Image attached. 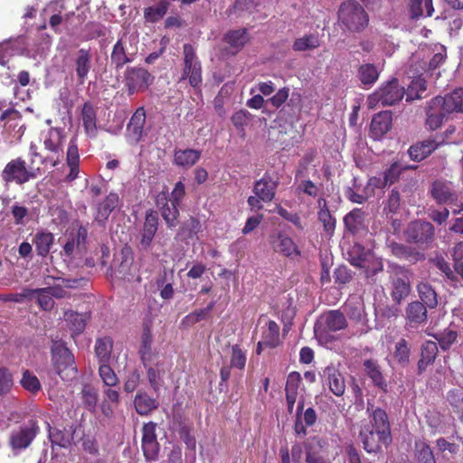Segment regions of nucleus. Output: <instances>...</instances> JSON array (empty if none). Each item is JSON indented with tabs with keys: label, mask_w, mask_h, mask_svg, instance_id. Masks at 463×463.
<instances>
[{
	"label": "nucleus",
	"mask_w": 463,
	"mask_h": 463,
	"mask_svg": "<svg viewBox=\"0 0 463 463\" xmlns=\"http://www.w3.org/2000/svg\"><path fill=\"white\" fill-rule=\"evenodd\" d=\"M338 20L347 30L361 32L368 25L369 17L357 1L348 0L340 5Z\"/></svg>",
	"instance_id": "obj_1"
},
{
	"label": "nucleus",
	"mask_w": 463,
	"mask_h": 463,
	"mask_svg": "<svg viewBox=\"0 0 463 463\" xmlns=\"http://www.w3.org/2000/svg\"><path fill=\"white\" fill-rule=\"evenodd\" d=\"M42 175L43 171L40 167H34L33 165L27 167L25 161L22 157H17L6 164L1 177L7 184L14 182L17 184H24Z\"/></svg>",
	"instance_id": "obj_2"
},
{
	"label": "nucleus",
	"mask_w": 463,
	"mask_h": 463,
	"mask_svg": "<svg viewBox=\"0 0 463 463\" xmlns=\"http://www.w3.org/2000/svg\"><path fill=\"white\" fill-rule=\"evenodd\" d=\"M404 236L407 242L427 250L435 241V228L430 222L416 220L409 223L404 231Z\"/></svg>",
	"instance_id": "obj_3"
},
{
	"label": "nucleus",
	"mask_w": 463,
	"mask_h": 463,
	"mask_svg": "<svg viewBox=\"0 0 463 463\" xmlns=\"http://www.w3.org/2000/svg\"><path fill=\"white\" fill-rule=\"evenodd\" d=\"M52 360L56 373L62 380H67L76 375L77 369L74 364V356L63 344H55L53 345Z\"/></svg>",
	"instance_id": "obj_4"
},
{
	"label": "nucleus",
	"mask_w": 463,
	"mask_h": 463,
	"mask_svg": "<svg viewBox=\"0 0 463 463\" xmlns=\"http://www.w3.org/2000/svg\"><path fill=\"white\" fill-rule=\"evenodd\" d=\"M124 78L128 95L145 91L154 81V76L147 70L137 66L128 67Z\"/></svg>",
	"instance_id": "obj_5"
},
{
	"label": "nucleus",
	"mask_w": 463,
	"mask_h": 463,
	"mask_svg": "<svg viewBox=\"0 0 463 463\" xmlns=\"http://www.w3.org/2000/svg\"><path fill=\"white\" fill-rule=\"evenodd\" d=\"M347 326L345 314L340 310H329L322 314L317 320L314 331L317 336H326L329 333L337 332Z\"/></svg>",
	"instance_id": "obj_6"
},
{
	"label": "nucleus",
	"mask_w": 463,
	"mask_h": 463,
	"mask_svg": "<svg viewBox=\"0 0 463 463\" xmlns=\"http://www.w3.org/2000/svg\"><path fill=\"white\" fill-rule=\"evenodd\" d=\"M405 94L404 88L399 84L397 79H392L383 84L372 96L370 102L376 101L382 106H393L401 101Z\"/></svg>",
	"instance_id": "obj_7"
},
{
	"label": "nucleus",
	"mask_w": 463,
	"mask_h": 463,
	"mask_svg": "<svg viewBox=\"0 0 463 463\" xmlns=\"http://www.w3.org/2000/svg\"><path fill=\"white\" fill-rule=\"evenodd\" d=\"M183 52L184 67L182 79H188L191 86L196 88L202 83L203 80L201 62L192 44L184 43Z\"/></svg>",
	"instance_id": "obj_8"
},
{
	"label": "nucleus",
	"mask_w": 463,
	"mask_h": 463,
	"mask_svg": "<svg viewBox=\"0 0 463 463\" xmlns=\"http://www.w3.org/2000/svg\"><path fill=\"white\" fill-rule=\"evenodd\" d=\"M136 56L137 48L132 46L126 37H121L112 47L110 64L115 71H119L125 65L133 62Z\"/></svg>",
	"instance_id": "obj_9"
},
{
	"label": "nucleus",
	"mask_w": 463,
	"mask_h": 463,
	"mask_svg": "<svg viewBox=\"0 0 463 463\" xmlns=\"http://www.w3.org/2000/svg\"><path fill=\"white\" fill-rule=\"evenodd\" d=\"M444 144L445 137L442 135H435L433 137L411 145L408 154L411 160L420 162Z\"/></svg>",
	"instance_id": "obj_10"
},
{
	"label": "nucleus",
	"mask_w": 463,
	"mask_h": 463,
	"mask_svg": "<svg viewBox=\"0 0 463 463\" xmlns=\"http://www.w3.org/2000/svg\"><path fill=\"white\" fill-rule=\"evenodd\" d=\"M40 428L36 420H28L17 431H14L10 437V446L14 449H26L39 433Z\"/></svg>",
	"instance_id": "obj_11"
},
{
	"label": "nucleus",
	"mask_w": 463,
	"mask_h": 463,
	"mask_svg": "<svg viewBox=\"0 0 463 463\" xmlns=\"http://www.w3.org/2000/svg\"><path fill=\"white\" fill-rule=\"evenodd\" d=\"M367 411L370 413V424L366 426H370V429H373L376 432H379L383 439L389 440V435H392V433L391 424L386 411L371 403L367 404Z\"/></svg>",
	"instance_id": "obj_12"
},
{
	"label": "nucleus",
	"mask_w": 463,
	"mask_h": 463,
	"mask_svg": "<svg viewBox=\"0 0 463 463\" xmlns=\"http://www.w3.org/2000/svg\"><path fill=\"white\" fill-rule=\"evenodd\" d=\"M360 437L363 447L367 453H380L383 450V447L387 448L392 441V435H389V440L383 439L379 432L370 429V426H364L361 429Z\"/></svg>",
	"instance_id": "obj_13"
},
{
	"label": "nucleus",
	"mask_w": 463,
	"mask_h": 463,
	"mask_svg": "<svg viewBox=\"0 0 463 463\" xmlns=\"http://www.w3.org/2000/svg\"><path fill=\"white\" fill-rule=\"evenodd\" d=\"M326 447V441L318 437H314L310 441L304 443L306 463H330Z\"/></svg>",
	"instance_id": "obj_14"
},
{
	"label": "nucleus",
	"mask_w": 463,
	"mask_h": 463,
	"mask_svg": "<svg viewBox=\"0 0 463 463\" xmlns=\"http://www.w3.org/2000/svg\"><path fill=\"white\" fill-rule=\"evenodd\" d=\"M430 194L438 204H455L458 199V194L453 190L451 184L442 180L432 182Z\"/></svg>",
	"instance_id": "obj_15"
},
{
	"label": "nucleus",
	"mask_w": 463,
	"mask_h": 463,
	"mask_svg": "<svg viewBox=\"0 0 463 463\" xmlns=\"http://www.w3.org/2000/svg\"><path fill=\"white\" fill-rule=\"evenodd\" d=\"M158 229V216L156 212L149 211L146 213L145 222L140 232V239L137 244L139 250H148Z\"/></svg>",
	"instance_id": "obj_16"
},
{
	"label": "nucleus",
	"mask_w": 463,
	"mask_h": 463,
	"mask_svg": "<svg viewBox=\"0 0 463 463\" xmlns=\"http://www.w3.org/2000/svg\"><path fill=\"white\" fill-rule=\"evenodd\" d=\"M324 385L337 397L344 395L345 392V381L341 372L333 364L326 366L321 375Z\"/></svg>",
	"instance_id": "obj_17"
},
{
	"label": "nucleus",
	"mask_w": 463,
	"mask_h": 463,
	"mask_svg": "<svg viewBox=\"0 0 463 463\" xmlns=\"http://www.w3.org/2000/svg\"><path fill=\"white\" fill-rule=\"evenodd\" d=\"M388 248L394 257L405 260L410 264H416L426 259L424 252L410 245L391 241L388 244Z\"/></svg>",
	"instance_id": "obj_18"
},
{
	"label": "nucleus",
	"mask_w": 463,
	"mask_h": 463,
	"mask_svg": "<svg viewBox=\"0 0 463 463\" xmlns=\"http://www.w3.org/2000/svg\"><path fill=\"white\" fill-rule=\"evenodd\" d=\"M449 115L446 112L442 105H440V100L433 98L428 102V106L426 108V127L431 130H437L439 128L444 121V118Z\"/></svg>",
	"instance_id": "obj_19"
},
{
	"label": "nucleus",
	"mask_w": 463,
	"mask_h": 463,
	"mask_svg": "<svg viewBox=\"0 0 463 463\" xmlns=\"http://www.w3.org/2000/svg\"><path fill=\"white\" fill-rule=\"evenodd\" d=\"M279 185V180H273L269 173H265L264 175L257 180L253 186V193L264 203L271 202L275 195Z\"/></svg>",
	"instance_id": "obj_20"
},
{
	"label": "nucleus",
	"mask_w": 463,
	"mask_h": 463,
	"mask_svg": "<svg viewBox=\"0 0 463 463\" xmlns=\"http://www.w3.org/2000/svg\"><path fill=\"white\" fill-rule=\"evenodd\" d=\"M270 245L275 252L280 253L285 257H295L300 255L297 244L285 233L279 232L270 236Z\"/></svg>",
	"instance_id": "obj_21"
},
{
	"label": "nucleus",
	"mask_w": 463,
	"mask_h": 463,
	"mask_svg": "<svg viewBox=\"0 0 463 463\" xmlns=\"http://www.w3.org/2000/svg\"><path fill=\"white\" fill-rule=\"evenodd\" d=\"M146 110L144 107H139L131 116L127 125V132L129 138L135 142H140L144 137V127L146 124Z\"/></svg>",
	"instance_id": "obj_22"
},
{
	"label": "nucleus",
	"mask_w": 463,
	"mask_h": 463,
	"mask_svg": "<svg viewBox=\"0 0 463 463\" xmlns=\"http://www.w3.org/2000/svg\"><path fill=\"white\" fill-rule=\"evenodd\" d=\"M156 206L160 209L161 215L167 227H175L179 217V205L168 201L166 193H161L156 198Z\"/></svg>",
	"instance_id": "obj_23"
},
{
	"label": "nucleus",
	"mask_w": 463,
	"mask_h": 463,
	"mask_svg": "<svg viewBox=\"0 0 463 463\" xmlns=\"http://www.w3.org/2000/svg\"><path fill=\"white\" fill-rule=\"evenodd\" d=\"M66 164L70 168V172L65 176L64 181L71 183L79 177L80 173V154L76 137L71 138L69 142L66 152Z\"/></svg>",
	"instance_id": "obj_24"
},
{
	"label": "nucleus",
	"mask_w": 463,
	"mask_h": 463,
	"mask_svg": "<svg viewBox=\"0 0 463 463\" xmlns=\"http://www.w3.org/2000/svg\"><path fill=\"white\" fill-rule=\"evenodd\" d=\"M438 345L435 341H425L420 346V357L417 364V374H422L428 366L434 364L438 354Z\"/></svg>",
	"instance_id": "obj_25"
},
{
	"label": "nucleus",
	"mask_w": 463,
	"mask_h": 463,
	"mask_svg": "<svg viewBox=\"0 0 463 463\" xmlns=\"http://www.w3.org/2000/svg\"><path fill=\"white\" fill-rule=\"evenodd\" d=\"M427 307L420 301L409 303L405 309V319L411 326H417L427 322Z\"/></svg>",
	"instance_id": "obj_26"
},
{
	"label": "nucleus",
	"mask_w": 463,
	"mask_h": 463,
	"mask_svg": "<svg viewBox=\"0 0 463 463\" xmlns=\"http://www.w3.org/2000/svg\"><path fill=\"white\" fill-rule=\"evenodd\" d=\"M392 112L389 110L381 111L373 116L370 126V131L374 138H380L392 128Z\"/></svg>",
	"instance_id": "obj_27"
},
{
	"label": "nucleus",
	"mask_w": 463,
	"mask_h": 463,
	"mask_svg": "<svg viewBox=\"0 0 463 463\" xmlns=\"http://www.w3.org/2000/svg\"><path fill=\"white\" fill-rule=\"evenodd\" d=\"M74 67L78 80L83 83L91 69V53L90 49L80 48L74 59Z\"/></svg>",
	"instance_id": "obj_28"
},
{
	"label": "nucleus",
	"mask_w": 463,
	"mask_h": 463,
	"mask_svg": "<svg viewBox=\"0 0 463 463\" xmlns=\"http://www.w3.org/2000/svg\"><path fill=\"white\" fill-rule=\"evenodd\" d=\"M435 98L440 100V105L449 114L463 113V88L456 89L444 97L437 96Z\"/></svg>",
	"instance_id": "obj_29"
},
{
	"label": "nucleus",
	"mask_w": 463,
	"mask_h": 463,
	"mask_svg": "<svg viewBox=\"0 0 463 463\" xmlns=\"http://www.w3.org/2000/svg\"><path fill=\"white\" fill-rule=\"evenodd\" d=\"M391 284L392 299L397 305H400L410 295L411 290L410 279L407 275L394 277L392 279Z\"/></svg>",
	"instance_id": "obj_30"
},
{
	"label": "nucleus",
	"mask_w": 463,
	"mask_h": 463,
	"mask_svg": "<svg viewBox=\"0 0 463 463\" xmlns=\"http://www.w3.org/2000/svg\"><path fill=\"white\" fill-rule=\"evenodd\" d=\"M364 369L365 374L372 380L375 387L379 388L383 392H388V383L376 361L372 359L364 360Z\"/></svg>",
	"instance_id": "obj_31"
},
{
	"label": "nucleus",
	"mask_w": 463,
	"mask_h": 463,
	"mask_svg": "<svg viewBox=\"0 0 463 463\" xmlns=\"http://www.w3.org/2000/svg\"><path fill=\"white\" fill-rule=\"evenodd\" d=\"M223 41L232 50V54H236L241 51L250 41V34L245 28L231 30L224 34Z\"/></svg>",
	"instance_id": "obj_32"
},
{
	"label": "nucleus",
	"mask_w": 463,
	"mask_h": 463,
	"mask_svg": "<svg viewBox=\"0 0 463 463\" xmlns=\"http://www.w3.org/2000/svg\"><path fill=\"white\" fill-rule=\"evenodd\" d=\"M317 218L320 222L323 224L324 231L329 236H332L335 230L336 220L331 214L327 202L325 198L321 197L317 200Z\"/></svg>",
	"instance_id": "obj_33"
},
{
	"label": "nucleus",
	"mask_w": 463,
	"mask_h": 463,
	"mask_svg": "<svg viewBox=\"0 0 463 463\" xmlns=\"http://www.w3.org/2000/svg\"><path fill=\"white\" fill-rule=\"evenodd\" d=\"M202 152L197 149H175L173 162L178 166L189 168L199 161Z\"/></svg>",
	"instance_id": "obj_34"
},
{
	"label": "nucleus",
	"mask_w": 463,
	"mask_h": 463,
	"mask_svg": "<svg viewBox=\"0 0 463 463\" xmlns=\"http://www.w3.org/2000/svg\"><path fill=\"white\" fill-rule=\"evenodd\" d=\"M118 194L117 193H109L106 198L99 203L95 220L99 222L107 221L111 213L118 207Z\"/></svg>",
	"instance_id": "obj_35"
},
{
	"label": "nucleus",
	"mask_w": 463,
	"mask_h": 463,
	"mask_svg": "<svg viewBox=\"0 0 463 463\" xmlns=\"http://www.w3.org/2000/svg\"><path fill=\"white\" fill-rule=\"evenodd\" d=\"M358 269L364 272L366 279L375 282V276L383 270V260L372 251Z\"/></svg>",
	"instance_id": "obj_36"
},
{
	"label": "nucleus",
	"mask_w": 463,
	"mask_h": 463,
	"mask_svg": "<svg viewBox=\"0 0 463 463\" xmlns=\"http://www.w3.org/2000/svg\"><path fill=\"white\" fill-rule=\"evenodd\" d=\"M112 350L113 340L110 336H103L96 339L94 352L99 364L109 363Z\"/></svg>",
	"instance_id": "obj_37"
},
{
	"label": "nucleus",
	"mask_w": 463,
	"mask_h": 463,
	"mask_svg": "<svg viewBox=\"0 0 463 463\" xmlns=\"http://www.w3.org/2000/svg\"><path fill=\"white\" fill-rule=\"evenodd\" d=\"M134 406L136 411L141 415H148L158 407V402L156 399L150 397L145 392H137L134 399Z\"/></svg>",
	"instance_id": "obj_38"
},
{
	"label": "nucleus",
	"mask_w": 463,
	"mask_h": 463,
	"mask_svg": "<svg viewBox=\"0 0 463 463\" xmlns=\"http://www.w3.org/2000/svg\"><path fill=\"white\" fill-rule=\"evenodd\" d=\"M152 331L151 325L148 322L143 324L141 346L139 349L140 359L142 363H147L151 355L156 354L152 351Z\"/></svg>",
	"instance_id": "obj_39"
},
{
	"label": "nucleus",
	"mask_w": 463,
	"mask_h": 463,
	"mask_svg": "<svg viewBox=\"0 0 463 463\" xmlns=\"http://www.w3.org/2000/svg\"><path fill=\"white\" fill-rule=\"evenodd\" d=\"M364 216L362 209L354 208L344 217L345 229L352 234L357 233L364 227Z\"/></svg>",
	"instance_id": "obj_40"
},
{
	"label": "nucleus",
	"mask_w": 463,
	"mask_h": 463,
	"mask_svg": "<svg viewBox=\"0 0 463 463\" xmlns=\"http://www.w3.org/2000/svg\"><path fill=\"white\" fill-rule=\"evenodd\" d=\"M54 242V236L49 232H38L33 239L36 252L41 257H46Z\"/></svg>",
	"instance_id": "obj_41"
},
{
	"label": "nucleus",
	"mask_w": 463,
	"mask_h": 463,
	"mask_svg": "<svg viewBox=\"0 0 463 463\" xmlns=\"http://www.w3.org/2000/svg\"><path fill=\"white\" fill-rule=\"evenodd\" d=\"M321 39L318 33H308L297 38L292 45L295 52L313 51L320 47Z\"/></svg>",
	"instance_id": "obj_42"
},
{
	"label": "nucleus",
	"mask_w": 463,
	"mask_h": 463,
	"mask_svg": "<svg viewBox=\"0 0 463 463\" xmlns=\"http://www.w3.org/2000/svg\"><path fill=\"white\" fill-rule=\"evenodd\" d=\"M417 291L422 302L427 307L432 309L438 306V296L434 288L429 282H420Z\"/></svg>",
	"instance_id": "obj_43"
},
{
	"label": "nucleus",
	"mask_w": 463,
	"mask_h": 463,
	"mask_svg": "<svg viewBox=\"0 0 463 463\" xmlns=\"http://www.w3.org/2000/svg\"><path fill=\"white\" fill-rule=\"evenodd\" d=\"M63 133L61 128H51L44 136L43 146L45 150L53 151L63 149Z\"/></svg>",
	"instance_id": "obj_44"
},
{
	"label": "nucleus",
	"mask_w": 463,
	"mask_h": 463,
	"mask_svg": "<svg viewBox=\"0 0 463 463\" xmlns=\"http://www.w3.org/2000/svg\"><path fill=\"white\" fill-rule=\"evenodd\" d=\"M357 78L364 86H373L379 78V71L374 64L365 63L359 66Z\"/></svg>",
	"instance_id": "obj_45"
},
{
	"label": "nucleus",
	"mask_w": 463,
	"mask_h": 463,
	"mask_svg": "<svg viewBox=\"0 0 463 463\" xmlns=\"http://www.w3.org/2000/svg\"><path fill=\"white\" fill-rule=\"evenodd\" d=\"M431 263L446 277V279L454 286L459 283V278L457 276L450 263L441 255L436 256L430 260Z\"/></svg>",
	"instance_id": "obj_46"
},
{
	"label": "nucleus",
	"mask_w": 463,
	"mask_h": 463,
	"mask_svg": "<svg viewBox=\"0 0 463 463\" xmlns=\"http://www.w3.org/2000/svg\"><path fill=\"white\" fill-rule=\"evenodd\" d=\"M409 6L411 17L413 19L423 15L431 16L434 12L432 0H410Z\"/></svg>",
	"instance_id": "obj_47"
},
{
	"label": "nucleus",
	"mask_w": 463,
	"mask_h": 463,
	"mask_svg": "<svg viewBox=\"0 0 463 463\" xmlns=\"http://www.w3.org/2000/svg\"><path fill=\"white\" fill-rule=\"evenodd\" d=\"M433 337L442 351H448L457 342L458 334L456 329L449 326L443 331L434 334Z\"/></svg>",
	"instance_id": "obj_48"
},
{
	"label": "nucleus",
	"mask_w": 463,
	"mask_h": 463,
	"mask_svg": "<svg viewBox=\"0 0 463 463\" xmlns=\"http://www.w3.org/2000/svg\"><path fill=\"white\" fill-rule=\"evenodd\" d=\"M63 317L73 334L80 335L84 331L87 321L85 315L68 310L64 312Z\"/></svg>",
	"instance_id": "obj_49"
},
{
	"label": "nucleus",
	"mask_w": 463,
	"mask_h": 463,
	"mask_svg": "<svg viewBox=\"0 0 463 463\" xmlns=\"http://www.w3.org/2000/svg\"><path fill=\"white\" fill-rule=\"evenodd\" d=\"M157 354L151 355L147 363H142L146 369L147 379L151 388L156 392L160 388V370L158 369L159 364L155 362Z\"/></svg>",
	"instance_id": "obj_50"
},
{
	"label": "nucleus",
	"mask_w": 463,
	"mask_h": 463,
	"mask_svg": "<svg viewBox=\"0 0 463 463\" xmlns=\"http://www.w3.org/2000/svg\"><path fill=\"white\" fill-rule=\"evenodd\" d=\"M265 347L275 348L279 345V326L273 320L267 323V328L262 332Z\"/></svg>",
	"instance_id": "obj_51"
},
{
	"label": "nucleus",
	"mask_w": 463,
	"mask_h": 463,
	"mask_svg": "<svg viewBox=\"0 0 463 463\" xmlns=\"http://www.w3.org/2000/svg\"><path fill=\"white\" fill-rule=\"evenodd\" d=\"M411 347L408 341L404 338L400 339L395 344L393 358L402 367H406L410 364Z\"/></svg>",
	"instance_id": "obj_52"
},
{
	"label": "nucleus",
	"mask_w": 463,
	"mask_h": 463,
	"mask_svg": "<svg viewBox=\"0 0 463 463\" xmlns=\"http://www.w3.org/2000/svg\"><path fill=\"white\" fill-rule=\"evenodd\" d=\"M371 252L372 250H366L363 245L354 243L347 250V260L352 266L359 268Z\"/></svg>",
	"instance_id": "obj_53"
},
{
	"label": "nucleus",
	"mask_w": 463,
	"mask_h": 463,
	"mask_svg": "<svg viewBox=\"0 0 463 463\" xmlns=\"http://www.w3.org/2000/svg\"><path fill=\"white\" fill-rule=\"evenodd\" d=\"M49 439L52 446H58L60 448H68L71 442V437L63 430L58 428H52L48 423Z\"/></svg>",
	"instance_id": "obj_54"
},
{
	"label": "nucleus",
	"mask_w": 463,
	"mask_h": 463,
	"mask_svg": "<svg viewBox=\"0 0 463 463\" xmlns=\"http://www.w3.org/2000/svg\"><path fill=\"white\" fill-rule=\"evenodd\" d=\"M83 127L87 133L96 129L97 113L90 102H85L81 109Z\"/></svg>",
	"instance_id": "obj_55"
},
{
	"label": "nucleus",
	"mask_w": 463,
	"mask_h": 463,
	"mask_svg": "<svg viewBox=\"0 0 463 463\" xmlns=\"http://www.w3.org/2000/svg\"><path fill=\"white\" fill-rule=\"evenodd\" d=\"M202 231V224L200 221L191 216L184 221L180 227V234L184 236L185 239H194Z\"/></svg>",
	"instance_id": "obj_56"
},
{
	"label": "nucleus",
	"mask_w": 463,
	"mask_h": 463,
	"mask_svg": "<svg viewBox=\"0 0 463 463\" xmlns=\"http://www.w3.org/2000/svg\"><path fill=\"white\" fill-rule=\"evenodd\" d=\"M415 457L419 463H436L431 448L425 442H416Z\"/></svg>",
	"instance_id": "obj_57"
},
{
	"label": "nucleus",
	"mask_w": 463,
	"mask_h": 463,
	"mask_svg": "<svg viewBox=\"0 0 463 463\" xmlns=\"http://www.w3.org/2000/svg\"><path fill=\"white\" fill-rule=\"evenodd\" d=\"M301 381L302 378L298 372L288 373L285 386L286 397L298 398Z\"/></svg>",
	"instance_id": "obj_58"
},
{
	"label": "nucleus",
	"mask_w": 463,
	"mask_h": 463,
	"mask_svg": "<svg viewBox=\"0 0 463 463\" xmlns=\"http://www.w3.org/2000/svg\"><path fill=\"white\" fill-rule=\"evenodd\" d=\"M451 258L457 276L463 279V241L455 243L451 249Z\"/></svg>",
	"instance_id": "obj_59"
},
{
	"label": "nucleus",
	"mask_w": 463,
	"mask_h": 463,
	"mask_svg": "<svg viewBox=\"0 0 463 463\" xmlns=\"http://www.w3.org/2000/svg\"><path fill=\"white\" fill-rule=\"evenodd\" d=\"M109 364V363L99 364V375L106 386L115 387L118 383V378Z\"/></svg>",
	"instance_id": "obj_60"
},
{
	"label": "nucleus",
	"mask_w": 463,
	"mask_h": 463,
	"mask_svg": "<svg viewBox=\"0 0 463 463\" xmlns=\"http://www.w3.org/2000/svg\"><path fill=\"white\" fill-rule=\"evenodd\" d=\"M247 362L246 351L242 350L240 345L232 346L230 365L233 368L243 370Z\"/></svg>",
	"instance_id": "obj_61"
},
{
	"label": "nucleus",
	"mask_w": 463,
	"mask_h": 463,
	"mask_svg": "<svg viewBox=\"0 0 463 463\" xmlns=\"http://www.w3.org/2000/svg\"><path fill=\"white\" fill-rule=\"evenodd\" d=\"M20 383L24 389L33 394L37 393L42 388L39 379L29 370L24 372Z\"/></svg>",
	"instance_id": "obj_62"
},
{
	"label": "nucleus",
	"mask_w": 463,
	"mask_h": 463,
	"mask_svg": "<svg viewBox=\"0 0 463 463\" xmlns=\"http://www.w3.org/2000/svg\"><path fill=\"white\" fill-rule=\"evenodd\" d=\"M427 90V82L422 78L413 80L407 90V100L421 99Z\"/></svg>",
	"instance_id": "obj_63"
},
{
	"label": "nucleus",
	"mask_w": 463,
	"mask_h": 463,
	"mask_svg": "<svg viewBox=\"0 0 463 463\" xmlns=\"http://www.w3.org/2000/svg\"><path fill=\"white\" fill-rule=\"evenodd\" d=\"M84 41L98 39L106 35V28L97 22H89L84 26Z\"/></svg>",
	"instance_id": "obj_64"
}]
</instances>
